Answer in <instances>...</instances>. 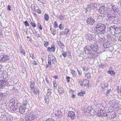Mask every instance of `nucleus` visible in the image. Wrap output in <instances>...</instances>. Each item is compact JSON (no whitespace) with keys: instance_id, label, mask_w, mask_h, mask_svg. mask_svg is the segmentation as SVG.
Segmentation results:
<instances>
[{"instance_id":"1","label":"nucleus","mask_w":121,"mask_h":121,"mask_svg":"<svg viewBox=\"0 0 121 121\" xmlns=\"http://www.w3.org/2000/svg\"><path fill=\"white\" fill-rule=\"evenodd\" d=\"M84 52L85 54L89 55L91 58H96L98 56V52L93 50H91L89 48V46H87L84 48Z\"/></svg>"},{"instance_id":"2","label":"nucleus","mask_w":121,"mask_h":121,"mask_svg":"<svg viewBox=\"0 0 121 121\" xmlns=\"http://www.w3.org/2000/svg\"><path fill=\"white\" fill-rule=\"evenodd\" d=\"M96 25L94 27V30L96 32H101L102 33L105 32V30L106 27L104 24L100 23H96Z\"/></svg>"},{"instance_id":"3","label":"nucleus","mask_w":121,"mask_h":121,"mask_svg":"<svg viewBox=\"0 0 121 121\" xmlns=\"http://www.w3.org/2000/svg\"><path fill=\"white\" fill-rule=\"evenodd\" d=\"M35 117V114L32 112H30L25 117V121H32Z\"/></svg>"},{"instance_id":"4","label":"nucleus","mask_w":121,"mask_h":121,"mask_svg":"<svg viewBox=\"0 0 121 121\" xmlns=\"http://www.w3.org/2000/svg\"><path fill=\"white\" fill-rule=\"evenodd\" d=\"M8 82L6 79L0 81V90L4 88L5 86L8 85Z\"/></svg>"},{"instance_id":"5","label":"nucleus","mask_w":121,"mask_h":121,"mask_svg":"<svg viewBox=\"0 0 121 121\" xmlns=\"http://www.w3.org/2000/svg\"><path fill=\"white\" fill-rule=\"evenodd\" d=\"M9 57L7 56L2 55L0 56V62H4L7 61Z\"/></svg>"},{"instance_id":"6","label":"nucleus","mask_w":121,"mask_h":121,"mask_svg":"<svg viewBox=\"0 0 121 121\" xmlns=\"http://www.w3.org/2000/svg\"><path fill=\"white\" fill-rule=\"evenodd\" d=\"M69 117L72 119L74 120L75 118L76 115L74 112L72 111H69L67 113Z\"/></svg>"},{"instance_id":"7","label":"nucleus","mask_w":121,"mask_h":121,"mask_svg":"<svg viewBox=\"0 0 121 121\" xmlns=\"http://www.w3.org/2000/svg\"><path fill=\"white\" fill-rule=\"evenodd\" d=\"M89 47V48L91 49V50H93L96 51L98 50V47L97 45L95 44L91 45Z\"/></svg>"},{"instance_id":"8","label":"nucleus","mask_w":121,"mask_h":121,"mask_svg":"<svg viewBox=\"0 0 121 121\" xmlns=\"http://www.w3.org/2000/svg\"><path fill=\"white\" fill-rule=\"evenodd\" d=\"M95 22V21L92 18L90 17L88 18L86 21V23L88 24L92 25Z\"/></svg>"},{"instance_id":"9","label":"nucleus","mask_w":121,"mask_h":121,"mask_svg":"<svg viewBox=\"0 0 121 121\" xmlns=\"http://www.w3.org/2000/svg\"><path fill=\"white\" fill-rule=\"evenodd\" d=\"M10 101V104L11 105V107L16 106V105H18V104H17V100L13 99L11 100Z\"/></svg>"},{"instance_id":"10","label":"nucleus","mask_w":121,"mask_h":121,"mask_svg":"<svg viewBox=\"0 0 121 121\" xmlns=\"http://www.w3.org/2000/svg\"><path fill=\"white\" fill-rule=\"evenodd\" d=\"M26 108V107H24L22 105L19 108V111L20 113L21 114H23L25 112Z\"/></svg>"},{"instance_id":"11","label":"nucleus","mask_w":121,"mask_h":121,"mask_svg":"<svg viewBox=\"0 0 121 121\" xmlns=\"http://www.w3.org/2000/svg\"><path fill=\"white\" fill-rule=\"evenodd\" d=\"M55 46L54 45H52V46L51 48L48 47L47 49L48 51L51 52H54L55 51Z\"/></svg>"},{"instance_id":"12","label":"nucleus","mask_w":121,"mask_h":121,"mask_svg":"<svg viewBox=\"0 0 121 121\" xmlns=\"http://www.w3.org/2000/svg\"><path fill=\"white\" fill-rule=\"evenodd\" d=\"M114 35L116 37H121V31L119 30L115 32Z\"/></svg>"},{"instance_id":"13","label":"nucleus","mask_w":121,"mask_h":121,"mask_svg":"<svg viewBox=\"0 0 121 121\" xmlns=\"http://www.w3.org/2000/svg\"><path fill=\"white\" fill-rule=\"evenodd\" d=\"M33 93L35 94H37L38 93L39 91L38 89L36 87H34L31 89Z\"/></svg>"},{"instance_id":"14","label":"nucleus","mask_w":121,"mask_h":121,"mask_svg":"<svg viewBox=\"0 0 121 121\" xmlns=\"http://www.w3.org/2000/svg\"><path fill=\"white\" fill-rule=\"evenodd\" d=\"M104 6H100L99 9V12L103 14L104 12Z\"/></svg>"},{"instance_id":"15","label":"nucleus","mask_w":121,"mask_h":121,"mask_svg":"<svg viewBox=\"0 0 121 121\" xmlns=\"http://www.w3.org/2000/svg\"><path fill=\"white\" fill-rule=\"evenodd\" d=\"M48 60H49L51 61H52L53 62V61H55V58L54 56L52 55H49L48 56Z\"/></svg>"},{"instance_id":"16","label":"nucleus","mask_w":121,"mask_h":121,"mask_svg":"<svg viewBox=\"0 0 121 121\" xmlns=\"http://www.w3.org/2000/svg\"><path fill=\"white\" fill-rule=\"evenodd\" d=\"M103 45L104 48H108L110 46V44L107 42L104 43Z\"/></svg>"},{"instance_id":"17","label":"nucleus","mask_w":121,"mask_h":121,"mask_svg":"<svg viewBox=\"0 0 121 121\" xmlns=\"http://www.w3.org/2000/svg\"><path fill=\"white\" fill-rule=\"evenodd\" d=\"M113 27H114V26H112L109 28V31H111L112 33H115V32L116 29V28H114Z\"/></svg>"},{"instance_id":"18","label":"nucleus","mask_w":121,"mask_h":121,"mask_svg":"<svg viewBox=\"0 0 121 121\" xmlns=\"http://www.w3.org/2000/svg\"><path fill=\"white\" fill-rule=\"evenodd\" d=\"M5 94L0 92V101L2 100L5 96Z\"/></svg>"},{"instance_id":"19","label":"nucleus","mask_w":121,"mask_h":121,"mask_svg":"<svg viewBox=\"0 0 121 121\" xmlns=\"http://www.w3.org/2000/svg\"><path fill=\"white\" fill-rule=\"evenodd\" d=\"M69 32V30L67 29H67L65 30V31L64 32H61V35H63L64 34L66 35Z\"/></svg>"},{"instance_id":"20","label":"nucleus","mask_w":121,"mask_h":121,"mask_svg":"<svg viewBox=\"0 0 121 121\" xmlns=\"http://www.w3.org/2000/svg\"><path fill=\"white\" fill-rule=\"evenodd\" d=\"M28 103L27 101L26 100H24L23 102L22 103V105L25 106H26Z\"/></svg>"},{"instance_id":"21","label":"nucleus","mask_w":121,"mask_h":121,"mask_svg":"<svg viewBox=\"0 0 121 121\" xmlns=\"http://www.w3.org/2000/svg\"><path fill=\"white\" fill-rule=\"evenodd\" d=\"M18 106V105H16V106H12V108L11 107V109L12 110V111H15L16 109H17V106Z\"/></svg>"},{"instance_id":"22","label":"nucleus","mask_w":121,"mask_h":121,"mask_svg":"<svg viewBox=\"0 0 121 121\" xmlns=\"http://www.w3.org/2000/svg\"><path fill=\"white\" fill-rule=\"evenodd\" d=\"M107 72L111 75H114L115 73L114 71L113 70L108 71H107Z\"/></svg>"},{"instance_id":"23","label":"nucleus","mask_w":121,"mask_h":121,"mask_svg":"<svg viewBox=\"0 0 121 121\" xmlns=\"http://www.w3.org/2000/svg\"><path fill=\"white\" fill-rule=\"evenodd\" d=\"M35 85V83L33 81H31L30 82V88L31 89L33 88H34Z\"/></svg>"},{"instance_id":"24","label":"nucleus","mask_w":121,"mask_h":121,"mask_svg":"<svg viewBox=\"0 0 121 121\" xmlns=\"http://www.w3.org/2000/svg\"><path fill=\"white\" fill-rule=\"evenodd\" d=\"M49 16L48 14H45L44 15V17L45 20L46 21H48L49 20Z\"/></svg>"},{"instance_id":"25","label":"nucleus","mask_w":121,"mask_h":121,"mask_svg":"<svg viewBox=\"0 0 121 121\" xmlns=\"http://www.w3.org/2000/svg\"><path fill=\"white\" fill-rule=\"evenodd\" d=\"M97 19L99 21H100L103 19V18L101 16H99L97 17Z\"/></svg>"},{"instance_id":"26","label":"nucleus","mask_w":121,"mask_h":121,"mask_svg":"<svg viewBox=\"0 0 121 121\" xmlns=\"http://www.w3.org/2000/svg\"><path fill=\"white\" fill-rule=\"evenodd\" d=\"M52 90L50 89H48L47 91V95H51L52 94Z\"/></svg>"},{"instance_id":"27","label":"nucleus","mask_w":121,"mask_h":121,"mask_svg":"<svg viewBox=\"0 0 121 121\" xmlns=\"http://www.w3.org/2000/svg\"><path fill=\"white\" fill-rule=\"evenodd\" d=\"M20 53L24 55V56L25 55V51L24 49L20 50Z\"/></svg>"},{"instance_id":"28","label":"nucleus","mask_w":121,"mask_h":121,"mask_svg":"<svg viewBox=\"0 0 121 121\" xmlns=\"http://www.w3.org/2000/svg\"><path fill=\"white\" fill-rule=\"evenodd\" d=\"M86 82L85 84V85L87 87H89L90 86L88 84V83L89 82V81L87 80H86Z\"/></svg>"},{"instance_id":"29","label":"nucleus","mask_w":121,"mask_h":121,"mask_svg":"<svg viewBox=\"0 0 121 121\" xmlns=\"http://www.w3.org/2000/svg\"><path fill=\"white\" fill-rule=\"evenodd\" d=\"M89 69L87 67H86L85 66H84L83 68V70L84 71H87Z\"/></svg>"},{"instance_id":"30","label":"nucleus","mask_w":121,"mask_h":121,"mask_svg":"<svg viewBox=\"0 0 121 121\" xmlns=\"http://www.w3.org/2000/svg\"><path fill=\"white\" fill-rule=\"evenodd\" d=\"M111 91V90L110 89L107 90L106 93V95L107 96H108V95L109 94L110 92Z\"/></svg>"},{"instance_id":"31","label":"nucleus","mask_w":121,"mask_h":121,"mask_svg":"<svg viewBox=\"0 0 121 121\" xmlns=\"http://www.w3.org/2000/svg\"><path fill=\"white\" fill-rule=\"evenodd\" d=\"M66 48L65 47L64 45V44L63 43H61V48L62 49V50L63 49Z\"/></svg>"},{"instance_id":"32","label":"nucleus","mask_w":121,"mask_h":121,"mask_svg":"<svg viewBox=\"0 0 121 121\" xmlns=\"http://www.w3.org/2000/svg\"><path fill=\"white\" fill-rule=\"evenodd\" d=\"M30 24L31 25L32 27H36V25L34 23L32 22H31L30 23Z\"/></svg>"},{"instance_id":"33","label":"nucleus","mask_w":121,"mask_h":121,"mask_svg":"<svg viewBox=\"0 0 121 121\" xmlns=\"http://www.w3.org/2000/svg\"><path fill=\"white\" fill-rule=\"evenodd\" d=\"M107 84H106L105 85H103L102 86V87L103 89L104 88V89H106L107 87Z\"/></svg>"},{"instance_id":"34","label":"nucleus","mask_w":121,"mask_h":121,"mask_svg":"<svg viewBox=\"0 0 121 121\" xmlns=\"http://www.w3.org/2000/svg\"><path fill=\"white\" fill-rule=\"evenodd\" d=\"M60 111H57L55 113V114L56 115V116H60Z\"/></svg>"},{"instance_id":"35","label":"nucleus","mask_w":121,"mask_h":121,"mask_svg":"<svg viewBox=\"0 0 121 121\" xmlns=\"http://www.w3.org/2000/svg\"><path fill=\"white\" fill-rule=\"evenodd\" d=\"M37 26L41 30H42V28L41 26V25L39 23H38Z\"/></svg>"},{"instance_id":"36","label":"nucleus","mask_w":121,"mask_h":121,"mask_svg":"<svg viewBox=\"0 0 121 121\" xmlns=\"http://www.w3.org/2000/svg\"><path fill=\"white\" fill-rule=\"evenodd\" d=\"M90 6L92 7H94L95 8H96V7H95V4L93 3H92L90 4Z\"/></svg>"},{"instance_id":"37","label":"nucleus","mask_w":121,"mask_h":121,"mask_svg":"<svg viewBox=\"0 0 121 121\" xmlns=\"http://www.w3.org/2000/svg\"><path fill=\"white\" fill-rule=\"evenodd\" d=\"M25 26H29V25L28 22L27 21H26L24 22Z\"/></svg>"},{"instance_id":"38","label":"nucleus","mask_w":121,"mask_h":121,"mask_svg":"<svg viewBox=\"0 0 121 121\" xmlns=\"http://www.w3.org/2000/svg\"><path fill=\"white\" fill-rule=\"evenodd\" d=\"M57 43L58 45L60 47V39L58 40L57 41Z\"/></svg>"},{"instance_id":"39","label":"nucleus","mask_w":121,"mask_h":121,"mask_svg":"<svg viewBox=\"0 0 121 121\" xmlns=\"http://www.w3.org/2000/svg\"><path fill=\"white\" fill-rule=\"evenodd\" d=\"M86 109V110L85 111V112H88L89 113L91 114V111H94V110H92L89 111L88 110V108H87V109Z\"/></svg>"},{"instance_id":"40","label":"nucleus","mask_w":121,"mask_h":121,"mask_svg":"<svg viewBox=\"0 0 121 121\" xmlns=\"http://www.w3.org/2000/svg\"><path fill=\"white\" fill-rule=\"evenodd\" d=\"M45 120L46 121H54V119L51 118H49Z\"/></svg>"},{"instance_id":"41","label":"nucleus","mask_w":121,"mask_h":121,"mask_svg":"<svg viewBox=\"0 0 121 121\" xmlns=\"http://www.w3.org/2000/svg\"><path fill=\"white\" fill-rule=\"evenodd\" d=\"M30 56L32 58V59H34V58H35L33 56L34 55V54L33 53H29Z\"/></svg>"},{"instance_id":"42","label":"nucleus","mask_w":121,"mask_h":121,"mask_svg":"<svg viewBox=\"0 0 121 121\" xmlns=\"http://www.w3.org/2000/svg\"><path fill=\"white\" fill-rule=\"evenodd\" d=\"M66 79H67V82L68 83H69L70 82L69 79L70 78V77L69 76H67L66 77Z\"/></svg>"},{"instance_id":"43","label":"nucleus","mask_w":121,"mask_h":121,"mask_svg":"<svg viewBox=\"0 0 121 121\" xmlns=\"http://www.w3.org/2000/svg\"><path fill=\"white\" fill-rule=\"evenodd\" d=\"M56 23L57 22L56 21H55L54 22V26L55 28L57 27L58 26V24Z\"/></svg>"},{"instance_id":"44","label":"nucleus","mask_w":121,"mask_h":121,"mask_svg":"<svg viewBox=\"0 0 121 121\" xmlns=\"http://www.w3.org/2000/svg\"><path fill=\"white\" fill-rule=\"evenodd\" d=\"M32 64H33L35 65H37V63L36 61L34 60L33 61Z\"/></svg>"},{"instance_id":"45","label":"nucleus","mask_w":121,"mask_h":121,"mask_svg":"<svg viewBox=\"0 0 121 121\" xmlns=\"http://www.w3.org/2000/svg\"><path fill=\"white\" fill-rule=\"evenodd\" d=\"M36 12L37 13H39V14H40L41 13V10L39 9H38L36 11Z\"/></svg>"},{"instance_id":"46","label":"nucleus","mask_w":121,"mask_h":121,"mask_svg":"<svg viewBox=\"0 0 121 121\" xmlns=\"http://www.w3.org/2000/svg\"><path fill=\"white\" fill-rule=\"evenodd\" d=\"M62 54L63 55V56L64 57H66V56H67L66 53H63V51H62Z\"/></svg>"},{"instance_id":"47","label":"nucleus","mask_w":121,"mask_h":121,"mask_svg":"<svg viewBox=\"0 0 121 121\" xmlns=\"http://www.w3.org/2000/svg\"><path fill=\"white\" fill-rule=\"evenodd\" d=\"M98 116L99 117H103V115L101 114L100 113H98Z\"/></svg>"},{"instance_id":"48","label":"nucleus","mask_w":121,"mask_h":121,"mask_svg":"<svg viewBox=\"0 0 121 121\" xmlns=\"http://www.w3.org/2000/svg\"><path fill=\"white\" fill-rule=\"evenodd\" d=\"M11 6L9 5L8 6H7V9L10 11L11 10V9H10Z\"/></svg>"},{"instance_id":"49","label":"nucleus","mask_w":121,"mask_h":121,"mask_svg":"<svg viewBox=\"0 0 121 121\" xmlns=\"http://www.w3.org/2000/svg\"><path fill=\"white\" fill-rule=\"evenodd\" d=\"M70 72L73 74H74L75 72L74 70H71Z\"/></svg>"},{"instance_id":"50","label":"nucleus","mask_w":121,"mask_h":121,"mask_svg":"<svg viewBox=\"0 0 121 121\" xmlns=\"http://www.w3.org/2000/svg\"><path fill=\"white\" fill-rule=\"evenodd\" d=\"M48 43L47 42H45V43H44V46L46 47H47L48 46Z\"/></svg>"},{"instance_id":"51","label":"nucleus","mask_w":121,"mask_h":121,"mask_svg":"<svg viewBox=\"0 0 121 121\" xmlns=\"http://www.w3.org/2000/svg\"><path fill=\"white\" fill-rule=\"evenodd\" d=\"M44 98H45V100L47 99H49V98L48 96L47 95H46L45 96Z\"/></svg>"},{"instance_id":"52","label":"nucleus","mask_w":121,"mask_h":121,"mask_svg":"<svg viewBox=\"0 0 121 121\" xmlns=\"http://www.w3.org/2000/svg\"><path fill=\"white\" fill-rule=\"evenodd\" d=\"M49 99H47L45 100V102L46 104L48 103L49 101Z\"/></svg>"},{"instance_id":"53","label":"nucleus","mask_w":121,"mask_h":121,"mask_svg":"<svg viewBox=\"0 0 121 121\" xmlns=\"http://www.w3.org/2000/svg\"><path fill=\"white\" fill-rule=\"evenodd\" d=\"M86 77L87 78H89V77H90V75H89L88 73L86 74L85 75Z\"/></svg>"},{"instance_id":"54","label":"nucleus","mask_w":121,"mask_h":121,"mask_svg":"<svg viewBox=\"0 0 121 121\" xmlns=\"http://www.w3.org/2000/svg\"><path fill=\"white\" fill-rule=\"evenodd\" d=\"M82 94H84L85 93V91H81V92H80Z\"/></svg>"},{"instance_id":"55","label":"nucleus","mask_w":121,"mask_h":121,"mask_svg":"<svg viewBox=\"0 0 121 121\" xmlns=\"http://www.w3.org/2000/svg\"><path fill=\"white\" fill-rule=\"evenodd\" d=\"M48 63L50 65L51 64V61L50 60H48Z\"/></svg>"},{"instance_id":"56","label":"nucleus","mask_w":121,"mask_h":121,"mask_svg":"<svg viewBox=\"0 0 121 121\" xmlns=\"http://www.w3.org/2000/svg\"><path fill=\"white\" fill-rule=\"evenodd\" d=\"M103 115V117L104 116V117H106L107 116V114L106 113H103L102 114Z\"/></svg>"},{"instance_id":"57","label":"nucleus","mask_w":121,"mask_h":121,"mask_svg":"<svg viewBox=\"0 0 121 121\" xmlns=\"http://www.w3.org/2000/svg\"><path fill=\"white\" fill-rule=\"evenodd\" d=\"M74 92V91L73 90H70L69 91V93L70 94H72L73 92Z\"/></svg>"},{"instance_id":"58","label":"nucleus","mask_w":121,"mask_h":121,"mask_svg":"<svg viewBox=\"0 0 121 121\" xmlns=\"http://www.w3.org/2000/svg\"><path fill=\"white\" fill-rule=\"evenodd\" d=\"M64 25H62V24H61V30L63 29L64 28Z\"/></svg>"},{"instance_id":"59","label":"nucleus","mask_w":121,"mask_h":121,"mask_svg":"<svg viewBox=\"0 0 121 121\" xmlns=\"http://www.w3.org/2000/svg\"><path fill=\"white\" fill-rule=\"evenodd\" d=\"M62 17V19L61 18V20H62L63 19H64L65 18V16H61V17Z\"/></svg>"},{"instance_id":"60","label":"nucleus","mask_w":121,"mask_h":121,"mask_svg":"<svg viewBox=\"0 0 121 121\" xmlns=\"http://www.w3.org/2000/svg\"><path fill=\"white\" fill-rule=\"evenodd\" d=\"M53 29L52 28H51L50 29V32L51 33H52L53 32Z\"/></svg>"},{"instance_id":"61","label":"nucleus","mask_w":121,"mask_h":121,"mask_svg":"<svg viewBox=\"0 0 121 121\" xmlns=\"http://www.w3.org/2000/svg\"><path fill=\"white\" fill-rule=\"evenodd\" d=\"M83 94H82V93H80L79 92L78 94V95H80V96L83 95Z\"/></svg>"},{"instance_id":"62","label":"nucleus","mask_w":121,"mask_h":121,"mask_svg":"<svg viewBox=\"0 0 121 121\" xmlns=\"http://www.w3.org/2000/svg\"><path fill=\"white\" fill-rule=\"evenodd\" d=\"M3 76L2 75H1V74H0V81H1V79L2 78Z\"/></svg>"},{"instance_id":"63","label":"nucleus","mask_w":121,"mask_h":121,"mask_svg":"<svg viewBox=\"0 0 121 121\" xmlns=\"http://www.w3.org/2000/svg\"><path fill=\"white\" fill-rule=\"evenodd\" d=\"M25 70H22L21 71V72L22 73H25Z\"/></svg>"},{"instance_id":"64","label":"nucleus","mask_w":121,"mask_h":121,"mask_svg":"<svg viewBox=\"0 0 121 121\" xmlns=\"http://www.w3.org/2000/svg\"><path fill=\"white\" fill-rule=\"evenodd\" d=\"M75 95L74 94H73V95H72V98H73V99H74L75 98Z\"/></svg>"}]
</instances>
